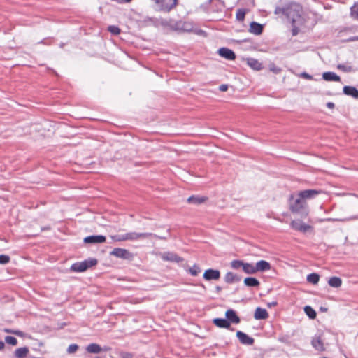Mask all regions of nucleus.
Returning a JSON list of instances; mask_svg holds the SVG:
<instances>
[{"instance_id": "obj_1", "label": "nucleus", "mask_w": 358, "mask_h": 358, "mask_svg": "<svg viewBox=\"0 0 358 358\" xmlns=\"http://www.w3.org/2000/svg\"><path fill=\"white\" fill-rule=\"evenodd\" d=\"M322 193L321 190L306 189L300 191L296 194H291L289 198V208L292 213L303 212L304 217L309 215L308 206L306 201L313 199Z\"/></svg>"}, {"instance_id": "obj_2", "label": "nucleus", "mask_w": 358, "mask_h": 358, "mask_svg": "<svg viewBox=\"0 0 358 358\" xmlns=\"http://www.w3.org/2000/svg\"><path fill=\"white\" fill-rule=\"evenodd\" d=\"M301 8L299 3L294 2H289L284 6H276L274 13L275 15L282 14L285 15L287 19L294 22V17L300 15Z\"/></svg>"}, {"instance_id": "obj_3", "label": "nucleus", "mask_w": 358, "mask_h": 358, "mask_svg": "<svg viewBox=\"0 0 358 358\" xmlns=\"http://www.w3.org/2000/svg\"><path fill=\"white\" fill-rule=\"evenodd\" d=\"M290 227L292 229L301 233H313L314 227L313 220L310 218L306 222L303 219L297 218L291 221Z\"/></svg>"}, {"instance_id": "obj_4", "label": "nucleus", "mask_w": 358, "mask_h": 358, "mask_svg": "<svg viewBox=\"0 0 358 358\" xmlns=\"http://www.w3.org/2000/svg\"><path fill=\"white\" fill-rule=\"evenodd\" d=\"M96 264L97 260L96 259H91L73 264L71 266V270L75 272H83L85 271L87 268L96 265Z\"/></svg>"}, {"instance_id": "obj_5", "label": "nucleus", "mask_w": 358, "mask_h": 358, "mask_svg": "<svg viewBox=\"0 0 358 358\" xmlns=\"http://www.w3.org/2000/svg\"><path fill=\"white\" fill-rule=\"evenodd\" d=\"M110 255L124 259H131L133 255L127 249L115 248L110 252Z\"/></svg>"}, {"instance_id": "obj_6", "label": "nucleus", "mask_w": 358, "mask_h": 358, "mask_svg": "<svg viewBox=\"0 0 358 358\" xmlns=\"http://www.w3.org/2000/svg\"><path fill=\"white\" fill-rule=\"evenodd\" d=\"M181 24V20L175 21L174 20L169 19H160V24L165 27H169L171 30L178 31L179 25Z\"/></svg>"}, {"instance_id": "obj_7", "label": "nucleus", "mask_w": 358, "mask_h": 358, "mask_svg": "<svg viewBox=\"0 0 358 358\" xmlns=\"http://www.w3.org/2000/svg\"><path fill=\"white\" fill-rule=\"evenodd\" d=\"M203 277L206 280H217L220 278V272L218 270L209 268L205 271Z\"/></svg>"}, {"instance_id": "obj_8", "label": "nucleus", "mask_w": 358, "mask_h": 358, "mask_svg": "<svg viewBox=\"0 0 358 358\" xmlns=\"http://www.w3.org/2000/svg\"><path fill=\"white\" fill-rule=\"evenodd\" d=\"M127 241H136L141 238H145L150 237L152 234L150 233H136L129 232L125 234Z\"/></svg>"}, {"instance_id": "obj_9", "label": "nucleus", "mask_w": 358, "mask_h": 358, "mask_svg": "<svg viewBox=\"0 0 358 358\" xmlns=\"http://www.w3.org/2000/svg\"><path fill=\"white\" fill-rule=\"evenodd\" d=\"M219 55L227 59L234 60L236 59L235 52L227 48H221L218 50Z\"/></svg>"}, {"instance_id": "obj_10", "label": "nucleus", "mask_w": 358, "mask_h": 358, "mask_svg": "<svg viewBox=\"0 0 358 358\" xmlns=\"http://www.w3.org/2000/svg\"><path fill=\"white\" fill-rule=\"evenodd\" d=\"M236 336L242 344L252 345L254 343L255 341L252 338L241 331L236 332Z\"/></svg>"}, {"instance_id": "obj_11", "label": "nucleus", "mask_w": 358, "mask_h": 358, "mask_svg": "<svg viewBox=\"0 0 358 358\" xmlns=\"http://www.w3.org/2000/svg\"><path fill=\"white\" fill-rule=\"evenodd\" d=\"M271 269V264L265 260H260L255 264L256 273L267 271Z\"/></svg>"}, {"instance_id": "obj_12", "label": "nucleus", "mask_w": 358, "mask_h": 358, "mask_svg": "<svg viewBox=\"0 0 358 358\" xmlns=\"http://www.w3.org/2000/svg\"><path fill=\"white\" fill-rule=\"evenodd\" d=\"M106 241V237L102 235L90 236L84 238L85 243H101Z\"/></svg>"}, {"instance_id": "obj_13", "label": "nucleus", "mask_w": 358, "mask_h": 358, "mask_svg": "<svg viewBox=\"0 0 358 358\" xmlns=\"http://www.w3.org/2000/svg\"><path fill=\"white\" fill-rule=\"evenodd\" d=\"M264 29V27L262 24L256 22H252L250 24L249 31L255 35H260Z\"/></svg>"}, {"instance_id": "obj_14", "label": "nucleus", "mask_w": 358, "mask_h": 358, "mask_svg": "<svg viewBox=\"0 0 358 358\" xmlns=\"http://www.w3.org/2000/svg\"><path fill=\"white\" fill-rule=\"evenodd\" d=\"M268 316L269 315L267 310L260 307L256 308L254 314V317L256 320H266L268 317Z\"/></svg>"}, {"instance_id": "obj_15", "label": "nucleus", "mask_w": 358, "mask_h": 358, "mask_svg": "<svg viewBox=\"0 0 358 358\" xmlns=\"http://www.w3.org/2000/svg\"><path fill=\"white\" fill-rule=\"evenodd\" d=\"M343 92L345 95L358 99V90L352 86H344Z\"/></svg>"}, {"instance_id": "obj_16", "label": "nucleus", "mask_w": 358, "mask_h": 358, "mask_svg": "<svg viewBox=\"0 0 358 358\" xmlns=\"http://www.w3.org/2000/svg\"><path fill=\"white\" fill-rule=\"evenodd\" d=\"M322 78L326 81H341V78L335 73L331 71L323 73Z\"/></svg>"}, {"instance_id": "obj_17", "label": "nucleus", "mask_w": 358, "mask_h": 358, "mask_svg": "<svg viewBox=\"0 0 358 358\" xmlns=\"http://www.w3.org/2000/svg\"><path fill=\"white\" fill-rule=\"evenodd\" d=\"M227 320L230 322L238 324L240 322V319L236 315V312L233 310H228L226 312Z\"/></svg>"}, {"instance_id": "obj_18", "label": "nucleus", "mask_w": 358, "mask_h": 358, "mask_svg": "<svg viewBox=\"0 0 358 358\" xmlns=\"http://www.w3.org/2000/svg\"><path fill=\"white\" fill-rule=\"evenodd\" d=\"M224 280L225 282L232 284L234 282H238L240 280V278L232 272H227L224 277Z\"/></svg>"}, {"instance_id": "obj_19", "label": "nucleus", "mask_w": 358, "mask_h": 358, "mask_svg": "<svg viewBox=\"0 0 358 358\" xmlns=\"http://www.w3.org/2000/svg\"><path fill=\"white\" fill-rule=\"evenodd\" d=\"M207 200V196H191L187 199V202L189 203L201 204L205 203Z\"/></svg>"}, {"instance_id": "obj_20", "label": "nucleus", "mask_w": 358, "mask_h": 358, "mask_svg": "<svg viewBox=\"0 0 358 358\" xmlns=\"http://www.w3.org/2000/svg\"><path fill=\"white\" fill-rule=\"evenodd\" d=\"M86 350L89 353L97 354L101 352L103 350V349L97 343H91L87 346ZM103 350H107V349H103Z\"/></svg>"}, {"instance_id": "obj_21", "label": "nucleus", "mask_w": 358, "mask_h": 358, "mask_svg": "<svg viewBox=\"0 0 358 358\" xmlns=\"http://www.w3.org/2000/svg\"><path fill=\"white\" fill-rule=\"evenodd\" d=\"M247 64L254 70H261L262 64L256 59L248 58L247 59Z\"/></svg>"}, {"instance_id": "obj_22", "label": "nucleus", "mask_w": 358, "mask_h": 358, "mask_svg": "<svg viewBox=\"0 0 358 358\" xmlns=\"http://www.w3.org/2000/svg\"><path fill=\"white\" fill-rule=\"evenodd\" d=\"M213 323L220 328H229L230 322L222 318H216L213 320Z\"/></svg>"}, {"instance_id": "obj_23", "label": "nucleus", "mask_w": 358, "mask_h": 358, "mask_svg": "<svg viewBox=\"0 0 358 358\" xmlns=\"http://www.w3.org/2000/svg\"><path fill=\"white\" fill-rule=\"evenodd\" d=\"M242 270L244 273H245L247 274L256 273L255 265H254L251 263L244 262Z\"/></svg>"}, {"instance_id": "obj_24", "label": "nucleus", "mask_w": 358, "mask_h": 358, "mask_svg": "<svg viewBox=\"0 0 358 358\" xmlns=\"http://www.w3.org/2000/svg\"><path fill=\"white\" fill-rule=\"evenodd\" d=\"M193 28L194 26L192 22L181 20V24L179 25L178 31L189 32L191 31Z\"/></svg>"}, {"instance_id": "obj_25", "label": "nucleus", "mask_w": 358, "mask_h": 358, "mask_svg": "<svg viewBox=\"0 0 358 358\" xmlns=\"http://www.w3.org/2000/svg\"><path fill=\"white\" fill-rule=\"evenodd\" d=\"M243 282L245 285L248 287H259L260 285L259 281L257 278L252 277L245 278Z\"/></svg>"}, {"instance_id": "obj_26", "label": "nucleus", "mask_w": 358, "mask_h": 358, "mask_svg": "<svg viewBox=\"0 0 358 358\" xmlns=\"http://www.w3.org/2000/svg\"><path fill=\"white\" fill-rule=\"evenodd\" d=\"M162 259L166 261L179 262L182 261V259L177 255L173 253H166L162 255Z\"/></svg>"}, {"instance_id": "obj_27", "label": "nucleus", "mask_w": 358, "mask_h": 358, "mask_svg": "<svg viewBox=\"0 0 358 358\" xmlns=\"http://www.w3.org/2000/svg\"><path fill=\"white\" fill-rule=\"evenodd\" d=\"M29 353V349L27 347L19 348L15 350L16 358H24Z\"/></svg>"}, {"instance_id": "obj_28", "label": "nucleus", "mask_w": 358, "mask_h": 358, "mask_svg": "<svg viewBox=\"0 0 358 358\" xmlns=\"http://www.w3.org/2000/svg\"><path fill=\"white\" fill-rule=\"evenodd\" d=\"M142 22L145 25H154L157 26L160 24V19H157L155 17H146L143 20Z\"/></svg>"}, {"instance_id": "obj_29", "label": "nucleus", "mask_w": 358, "mask_h": 358, "mask_svg": "<svg viewBox=\"0 0 358 358\" xmlns=\"http://www.w3.org/2000/svg\"><path fill=\"white\" fill-rule=\"evenodd\" d=\"M329 286L332 287H340L342 285V280L338 277H331L328 281Z\"/></svg>"}, {"instance_id": "obj_30", "label": "nucleus", "mask_w": 358, "mask_h": 358, "mask_svg": "<svg viewBox=\"0 0 358 358\" xmlns=\"http://www.w3.org/2000/svg\"><path fill=\"white\" fill-rule=\"evenodd\" d=\"M248 11V10L245 8H238L236 14V20L239 22H243Z\"/></svg>"}, {"instance_id": "obj_31", "label": "nucleus", "mask_w": 358, "mask_h": 358, "mask_svg": "<svg viewBox=\"0 0 358 358\" xmlns=\"http://www.w3.org/2000/svg\"><path fill=\"white\" fill-rule=\"evenodd\" d=\"M304 312L310 319H315L317 316L315 310L309 306H305Z\"/></svg>"}, {"instance_id": "obj_32", "label": "nucleus", "mask_w": 358, "mask_h": 358, "mask_svg": "<svg viewBox=\"0 0 358 358\" xmlns=\"http://www.w3.org/2000/svg\"><path fill=\"white\" fill-rule=\"evenodd\" d=\"M320 276L317 273H311L307 276V280L312 284H317L319 282Z\"/></svg>"}, {"instance_id": "obj_33", "label": "nucleus", "mask_w": 358, "mask_h": 358, "mask_svg": "<svg viewBox=\"0 0 358 358\" xmlns=\"http://www.w3.org/2000/svg\"><path fill=\"white\" fill-rule=\"evenodd\" d=\"M243 261L236 259L231 261L230 265L233 269L238 270L243 268Z\"/></svg>"}, {"instance_id": "obj_34", "label": "nucleus", "mask_w": 358, "mask_h": 358, "mask_svg": "<svg viewBox=\"0 0 358 358\" xmlns=\"http://www.w3.org/2000/svg\"><path fill=\"white\" fill-rule=\"evenodd\" d=\"M201 271L200 268L194 264L189 269V273L193 276H196Z\"/></svg>"}, {"instance_id": "obj_35", "label": "nucleus", "mask_w": 358, "mask_h": 358, "mask_svg": "<svg viewBox=\"0 0 358 358\" xmlns=\"http://www.w3.org/2000/svg\"><path fill=\"white\" fill-rule=\"evenodd\" d=\"M351 16L358 20V3L351 7Z\"/></svg>"}, {"instance_id": "obj_36", "label": "nucleus", "mask_w": 358, "mask_h": 358, "mask_svg": "<svg viewBox=\"0 0 358 358\" xmlns=\"http://www.w3.org/2000/svg\"><path fill=\"white\" fill-rule=\"evenodd\" d=\"M269 70L275 74H278L281 72L282 69L277 66L274 63H271L268 65Z\"/></svg>"}, {"instance_id": "obj_37", "label": "nucleus", "mask_w": 358, "mask_h": 358, "mask_svg": "<svg viewBox=\"0 0 358 358\" xmlns=\"http://www.w3.org/2000/svg\"><path fill=\"white\" fill-rule=\"evenodd\" d=\"M5 341L8 343V344H10V345H16L17 344V340L16 338L13 337V336H6L5 338Z\"/></svg>"}, {"instance_id": "obj_38", "label": "nucleus", "mask_w": 358, "mask_h": 358, "mask_svg": "<svg viewBox=\"0 0 358 358\" xmlns=\"http://www.w3.org/2000/svg\"><path fill=\"white\" fill-rule=\"evenodd\" d=\"M337 68L344 72H351L352 71V67L351 66H347L345 64H338Z\"/></svg>"}, {"instance_id": "obj_39", "label": "nucleus", "mask_w": 358, "mask_h": 358, "mask_svg": "<svg viewBox=\"0 0 358 358\" xmlns=\"http://www.w3.org/2000/svg\"><path fill=\"white\" fill-rule=\"evenodd\" d=\"M313 345L317 349H322L323 348V344L322 343V341L319 338L313 340Z\"/></svg>"}, {"instance_id": "obj_40", "label": "nucleus", "mask_w": 358, "mask_h": 358, "mask_svg": "<svg viewBox=\"0 0 358 358\" xmlns=\"http://www.w3.org/2000/svg\"><path fill=\"white\" fill-rule=\"evenodd\" d=\"M79 348L77 344H71L67 348V352L69 354L75 353Z\"/></svg>"}, {"instance_id": "obj_41", "label": "nucleus", "mask_w": 358, "mask_h": 358, "mask_svg": "<svg viewBox=\"0 0 358 358\" xmlns=\"http://www.w3.org/2000/svg\"><path fill=\"white\" fill-rule=\"evenodd\" d=\"M108 30L114 35H118L120 33V29L116 26H109Z\"/></svg>"}, {"instance_id": "obj_42", "label": "nucleus", "mask_w": 358, "mask_h": 358, "mask_svg": "<svg viewBox=\"0 0 358 358\" xmlns=\"http://www.w3.org/2000/svg\"><path fill=\"white\" fill-rule=\"evenodd\" d=\"M111 238H112L114 241H117V242H121V241H127V240H126V236H125V234H123V235H115V236H111Z\"/></svg>"}, {"instance_id": "obj_43", "label": "nucleus", "mask_w": 358, "mask_h": 358, "mask_svg": "<svg viewBox=\"0 0 358 358\" xmlns=\"http://www.w3.org/2000/svg\"><path fill=\"white\" fill-rule=\"evenodd\" d=\"M10 261V257L5 255H0V264H6L8 263Z\"/></svg>"}, {"instance_id": "obj_44", "label": "nucleus", "mask_w": 358, "mask_h": 358, "mask_svg": "<svg viewBox=\"0 0 358 358\" xmlns=\"http://www.w3.org/2000/svg\"><path fill=\"white\" fill-rule=\"evenodd\" d=\"M299 76L303 78L307 79V80H313V77L311 75H310L308 73H306V72L301 73L299 75Z\"/></svg>"}, {"instance_id": "obj_45", "label": "nucleus", "mask_w": 358, "mask_h": 358, "mask_svg": "<svg viewBox=\"0 0 358 358\" xmlns=\"http://www.w3.org/2000/svg\"><path fill=\"white\" fill-rule=\"evenodd\" d=\"M121 358H133V354L131 352H123L120 353Z\"/></svg>"}, {"instance_id": "obj_46", "label": "nucleus", "mask_w": 358, "mask_h": 358, "mask_svg": "<svg viewBox=\"0 0 358 358\" xmlns=\"http://www.w3.org/2000/svg\"><path fill=\"white\" fill-rule=\"evenodd\" d=\"M4 331L6 332V333L13 334H15L17 336H22V332L20 331H13V330H11V329H5Z\"/></svg>"}, {"instance_id": "obj_47", "label": "nucleus", "mask_w": 358, "mask_h": 358, "mask_svg": "<svg viewBox=\"0 0 358 358\" xmlns=\"http://www.w3.org/2000/svg\"><path fill=\"white\" fill-rule=\"evenodd\" d=\"M219 90L221 91V92H225L228 90V85H225V84H223V85H221L220 87H219Z\"/></svg>"}, {"instance_id": "obj_48", "label": "nucleus", "mask_w": 358, "mask_h": 358, "mask_svg": "<svg viewBox=\"0 0 358 358\" xmlns=\"http://www.w3.org/2000/svg\"><path fill=\"white\" fill-rule=\"evenodd\" d=\"M299 29L296 27H294L292 29V36H296L299 34Z\"/></svg>"}, {"instance_id": "obj_49", "label": "nucleus", "mask_w": 358, "mask_h": 358, "mask_svg": "<svg viewBox=\"0 0 358 358\" xmlns=\"http://www.w3.org/2000/svg\"><path fill=\"white\" fill-rule=\"evenodd\" d=\"M327 107L331 109V108H334L335 107V105L332 102H328L327 103Z\"/></svg>"}, {"instance_id": "obj_50", "label": "nucleus", "mask_w": 358, "mask_h": 358, "mask_svg": "<svg viewBox=\"0 0 358 358\" xmlns=\"http://www.w3.org/2000/svg\"><path fill=\"white\" fill-rule=\"evenodd\" d=\"M275 306H277V302H275V301H273L272 303H268V307Z\"/></svg>"}, {"instance_id": "obj_51", "label": "nucleus", "mask_w": 358, "mask_h": 358, "mask_svg": "<svg viewBox=\"0 0 358 358\" xmlns=\"http://www.w3.org/2000/svg\"><path fill=\"white\" fill-rule=\"evenodd\" d=\"M4 346H5L4 343L0 340V350L3 349Z\"/></svg>"}, {"instance_id": "obj_52", "label": "nucleus", "mask_w": 358, "mask_h": 358, "mask_svg": "<svg viewBox=\"0 0 358 358\" xmlns=\"http://www.w3.org/2000/svg\"><path fill=\"white\" fill-rule=\"evenodd\" d=\"M64 43H61L59 44V47H60L61 48H64Z\"/></svg>"}, {"instance_id": "obj_53", "label": "nucleus", "mask_w": 358, "mask_h": 358, "mask_svg": "<svg viewBox=\"0 0 358 358\" xmlns=\"http://www.w3.org/2000/svg\"><path fill=\"white\" fill-rule=\"evenodd\" d=\"M355 40H358V36H356L353 38L350 39V41H355Z\"/></svg>"}, {"instance_id": "obj_54", "label": "nucleus", "mask_w": 358, "mask_h": 358, "mask_svg": "<svg viewBox=\"0 0 358 358\" xmlns=\"http://www.w3.org/2000/svg\"><path fill=\"white\" fill-rule=\"evenodd\" d=\"M96 358H99V357H96Z\"/></svg>"}]
</instances>
